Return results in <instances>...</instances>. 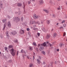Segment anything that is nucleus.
<instances>
[{"instance_id":"obj_17","label":"nucleus","mask_w":67,"mask_h":67,"mask_svg":"<svg viewBox=\"0 0 67 67\" xmlns=\"http://www.w3.org/2000/svg\"><path fill=\"white\" fill-rule=\"evenodd\" d=\"M9 33V32L7 31L6 32V34L7 36H9V35L8 34V33Z\"/></svg>"},{"instance_id":"obj_51","label":"nucleus","mask_w":67,"mask_h":67,"mask_svg":"<svg viewBox=\"0 0 67 67\" xmlns=\"http://www.w3.org/2000/svg\"><path fill=\"white\" fill-rule=\"evenodd\" d=\"M62 28H63V27H60V29H62Z\"/></svg>"},{"instance_id":"obj_16","label":"nucleus","mask_w":67,"mask_h":67,"mask_svg":"<svg viewBox=\"0 0 67 67\" xmlns=\"http://www.w3.org/2000/svg\"><path fill=\"white\" fill-rule=\"evenodd\" d=\"M32 44L34 46H36L37 45L36 44V43L35 42H34Z\"/></svg>"},{"instance_id":"obj_6","label":"nucleus","mask_w":67,"mask_h":67,"mask_svg":"<svg viewBox=\"0 0 67 67\" xmlns=\"http://www.w3.org/2000/svg\"><path fill=\"white\" fill-rule=\"evenodd\" d=\"M33 17L35 19H38V16H37L36 15H33Z\"/></svg>"},{"instance_id":"obj_55","label":"nucleus","mask_w":67,"mask_h":67,"mask_svg":"<svg viewBox=\"0 0 67 67\" xmlns=\"http://www.w3.org/2000/svg\"><path fill=\"white\" fill-rule=\"evenodd\" d=\"M66 5H67V2H66Z\"/></svg>"},{"instance_id":"obj_52","label":"nucleus","mask_w":67,"mask_h":67,"mask_svg":"<svg viewBox=\"0 0 67 67\" xmlns=\"http://www.w3.org/2000/svg\"><path fill=\"white\" fill-rule=\"evenodd\" d=\"M36 37H37H37H38V36H37L36 35Z\"/></svg>"},{"instance_id":"obj_50","label":"nucleus","mask_w":67,"mask_h":67,"mask_svg":"<svg viewBox=\"0 0 67 67\" xmlns=\"http://www.w3.org/2000/svg\"><path fill=\"white\" fill-rule=\"evenodd\" d=\"M15 43H18V41H16L15 42Z\"/></svg>"},{"instance_id":"obj_10","label":"nucleus","mask_w":67,"mask_h":67,"mask_svg":"<svg viewBox=\"0 0 67 67\" xmlns=\"http://www.w3.org/2000/svg\"><path fill=\"white\" fill-rule=\"evenodd\" d=\"M50 36H51V35L48 34L47 35L46 38H49L50 37Z\"/></svg>"},{"instance_id":"obj_3","label":"nucleus","mask_w":67,"mask_h":67,"mask_svg":"<svg viewBox=\"0 0 67 67\" xmlns=\"http://www.w3.org/2000/svg\"><path fill=\"white\" fill-rule=\"evenodd\" d=\"M31 23L32 24H33L34 23H36V22L35 21H32V20H31L30 21L29 24H31Z\"/></svg>"},{"instance_id":"obj_23","label":"nucleus","mask_w":67,"mask_h":67,"mask_svg":"<svg viewBox=\"0 0 67 67\" xmlns=\"http://www.w3.org/2000/svg\"><path fill=\"white\" fill-rule=\"evenodd\" d=\"M46 22L47 24H49L50 23V21L49 20H47Z\"/></svg>"},{"instance_id":"obj_57","label":"nucleus","mask_w":67,"mask_h":67,"mask_svg":"<svg viewBox=\"0 0 67 67\" xmlns=\"http://www.w3.org/2000/svg\"><path fill=\"white\" fill-rule=\"evenodd\" d=\"M42 49H44V47H42Z\"/></svg>"},{"instance_id":"obj_63","label":"nucleus","mask_w":67,"mask_h":67,"mask_svg":"<svg viewBox=\"0 0 67 67\" xmlns=\"http://www.w3.org/2000/svg\"><path fill=\"white\" fill-rule=\"evenodd\" d=\"M32 28H33L32 27H31V29H32Z\"/></svg>"},{"instance_id":"obj_8","label":"nucleus","mask_w":67,"mask_h":67,"mask_svg":"<svg viewBox=\"0 0 67 67\" xmlns=\"http://www.w3.org/2000/svg\"><path fill=\"white\" fill-rule=\"evenodd\" d=\"M20 32L21 33V34H23V33H24V30H20Z\"/></svg>"},{"instance_id":"obj_31","label":"nucleus","mask_w":67,"mask_h":67,"mask_svg":"<svg viewBox=\"0 0 67 67\" xmlns=\"http://www.w3.org/2000/svg\"><path fill=\"white\" fill-rule=\"evenodd\" d=\"M43 31L44 32H46V30L45 29H44V30H43Z\"/></svg>"},{"instance_id":"obj_56","label":"nucleus","mask_w":67,"mask_h":67,"mask_svg":"<svg viewBox=\"0 0 67 67\" xmlns=\"http://www.w3.org/2000/svg\"><path fill=\"white\" fill-rule=\"evenodd\" d=\"M34 60V56H33Z\"/></svg>"},{"instance_id":"obj_39","label":"nucleus","mask_w":67,"mask_h":67,"mask_svg":"<svg viewBox=\"0 0 67 67\" xmlns=\"http://www.w3.org/2000/svg\"><path fill=\"white\" fill-rule=\"evenodd\" d=\"M65 22V20H63L62 22V23H64Z\"/></svg>"},{"instance_id":"obj_5","label":"nucleus","mask_w":67,"mask_h":67,"mask_svg":"<svg viewBox=\"0 0 67 67\" xmlns=\"http://www.w3.org/2000/svg\"><path fill=\"white\" fill-rule=\"evenodd\" d=\"M11 34L13 35H14L16 34H17V32L16 31H15L13 32H11Z\"/></svg>"},{"instance_id":"obj_37","label":"nucleus","mask_w":67,"mask_h":67,"mask_svg":"<svg viewBox=\"0 0 67 67\" xmlns=\"http://www.w3.org/2000/svg\"><path fill=\"white\" fill-rule=\"evenodd\" d=\"M23 17H22L21 18V21H23Z\"/></svg>"},{"instance_id":"obj_1","label":"nucleus","mask_w":67,"mask_h":67,"mask_svg":"<svg viewBox=\"0 0 67 67\" xmlns=\"http://www.w3.org/2000/svg\"><path fill=\"white\" fill-rule=\"evenodd\" d=\"M10 51L11 52V54L12 56H14L15 55L16 51H15L14 49L13 48H12L10 50Z\"/></svg>"},{"instance_id":"obj_53","label":"nucleus","mask_w":67,"mask_h":67,"mask_svg":"<svg viewBox=\"0 0 67 67\" xmlns=\"http://www.w3.org/2000/svg\"><path fill=\"white\" fill-rule=\"evenodd\" d=\"M46 43L47 44H48V41Z\"/></svg>"},{"instance_id":"obj_61","label":"nucleus","mask_w":67,"mask_h":67,"mask_svg":"<svg viewBox=\"0 0 67 67\" xmlns=\"http://www.w3.org/2000/svg\"><path fill=\"white\" fill-rule=\"evenodd\" d=\"M51 66V65H49V66H48V67H50Z\"/></svg>"},{"instance_id":"obj_59","label":"nucleus","mask_w":67,"mask_h":67,"mask_svg":"<svg viewBox=\"0 0 67 67\" xmlns=\"http://www.w3.org/2000/svg\"><path fill=\"white\" fill-rule=\"evenodd\" d=\"M24 7H25V6H24Z\"/></svg>"},{"instance_id":"obj_26","label":"nucleus","mask_w":67,"mask_h":67,"mask_svg":"<svg viewBox=\"0 0 67 67\" xmlns=\"http://www.w3.org/2000/svg\"><path fill=\"white\" fill-rule=\"evenodd\" d=\"M42 53L43 55H45V51H43Z\"/></svg>"},{"instance_id":"obj_46","label":"nucleus","mask_w":67,"mask_h":67,"mask_svg":"<svg viewBox=\"0 0 67 67\" xmlns=\"http://www.w3.org/2000/svg\"><path fill=\"white\" fill-rule=\"evenodd\" d=\"M49 45H50V46H51V45H52V44H51L49 43H48Z\"/></svg>"},{"instance_id":"obj_25","label":"nucleus","mask_w":67,"mask_h":67,"mask_svg":"<svg viewBox=\"0 0 67 67\" xmlns=\"http://www.w3.org/2000/svg\"><path fill=\"white\" fill-rule=\"evenodd\" d=\"M39 50L41 51H42V47H40V48L39 49Z\"/></svg>"},{"instance_id":"obj_20","label":"nucleus","mask_w":67,"mask_h":67,"mask_svg":"<svg viewBox=\"0 0 67 67\" xmlns=\"http://www.w3.org/2000/svg\"><path fill=\"white\" fill-rule=\"evenodd\" d=\"M39 4L40 5H41L42 4V1H39Z\"/></svg>"},{"instance_id":"obj_43","label":"nucleus","mask_w":67,"mask_h":67,"mask_svg":"<svg viewBox=\"0 0 67 67\" xmlns=\"http://www.w3.org/2000/svg\"><path fill=\"white\" fill-rule=\"evenodd\" d=\"M57 52H58V51H59V49H57Z\"/></svg>"},{"instance_id":"obj_2","label":"nucleus","mask_w":67,"mask_h":67,"mask_svg":"<svg viewBox=\"0 0 67 67\" xmlns=\"http://www.w3.org/2000/svg\"><path fill=\"white\" fill-rule=\"evenodd\" d=\"M20 20V19L19 18H14V21H16V22H18V21H19Z\"/></svg>"},{"instance_id":"obj_60","label":"nucleus","mask_w":67,"mask_h":67,"mask_svg":"<svg viewBox=\"0 0 67 67\" xmlns=\"http://www.w3.org/2000/svg\"><path fill=\"white\" fill-rule=\"evenodd\" d=\"M58 1H60V0H58Z\"/></svg>"},{"instance_id":"obj_9","label":"nucleus","mask_w":67,"mask_h":67,"mask_svg":"<svg viewBox=\"0 0 67 67\" xmlns=\"http://www.w3.org/2000/svg\"><path fill=\"white\" fill-rule=\"evenodd\" d=\"M43 10V11H44L45 12L47 13H48V10L44 9Z\"/></svg>"},{"instance_id":"obj_38","label":"nucleus","mask_w":67,"mask_h":67,"mask_svg":"<svg viewBox=\"0 0 67 67\" xmlns=\"http://www.w3.org/2000/svg\"><path fill=\"white\" fill-rule=\"evenodd\" d=\"M38 57H39V59H41V57H40L39 56H38Z\"/></svg>"},{"instance_id":"obj_44","label":"nucleus","mask_w":67,"mask_h":67,"mask_svg":"<svg viewBox=\"0 0 67 67\" xmlns=\"http://www.w3.org/2000/svg\"><path fill=\"white\" fill-rule=\"evenodd\" d=\"M43 65H45V62H43Z\"/></svg>"},{"instance_id":"obj_36","label":"nucleus","mask_w":67,"mask_h":67,"mask_svg":"<svg viewBox=\"0 0 67 67\" xmlns=\"http://www.w3.org/2000/svg\"><path fill=\"white\" fill-rule=\"evenodd\" d=\"M7 17L8 19H10L11 18V17L9 16H8Z\"/></svg>"},{"instance_id":"obj_27","label":"nucleus","mask_w":67,"mask_h":67,"mask_svg":"<svg viewBox=\"0 0 67 67\" xmlns=\"http://www.w3.org/2000/svg\"><path fill=\"white\" fill-rule=\"evenodd\" d=\"M57 9L58 10H60V7L59 6L58 8H57Z\"/></svg>"},{"instance_id":"obj_41","label":"nucleus","mask_w":67,"mask_h":67,"mask_svg":"<svg viewBox=\"0 0 67 67\" xmlns=\"http://www.w3.org/2000/svg\"><path fill=\"white\" fill-rule=\"evenodd\" d=\"M19 51H18L17 52V55H18V53H19Z\"/></svg>"},{"instance_id":"obj_33","label":"nucleus","mask_w":67,"mask_h":67,"mask_svg":"<svg viewBox=\"0 0 67 67\" xmlns=\"http://www.w3.org/2000/svg\"><path fill=\"white\" fill-rule=\"evenodd\" d=\"M63 25L64 27H66V25L65 24H63Z\"/></svg>"},{"instance_id":"obj_12","label":"nucleus","mask_w":67,"mask_h":67,"mask_svg":"<svg viewBox=\"0 0 67 67\" xmlns=\"http://www.w3.org/2000/svg\"><path fill=\"white\" fill-rule=\"evenodd\" d=\"M6 21H7V19H4L2 20V21L3 23H5L6 22Z\"/></svg>"},{"instance_id":"obj_35","label":"nucleus","mask_w":67,"mask_h":67,"mask_svg":"<svg viewBox=\"0 0 67 67\" xmlns=\"http://www.w3.org/2000/svg\"><path fill=\"white\" fill-rule=\"evenodd\" d=\"M27 58L28 59H29V58H30V56L29 55V56H27Z\"/></svg>"},{"instance_id":"obj_34","label":"nucleus","mask_w":67,"mask_h":67,"mask_svg":"<svg viewBox=\"0 0 67 67\" xmlns=\"http://www.w3.org/2000/svg\"><path fill=\"white\" fill-rule=\"evenodd\" d=\"M27 31H30V29L27 28Z\"/></svg>"},{"instance_id":"obj_62","label":"nucleus","mask_w":67,"mask_h":67,"mask_svg":"<svg viewBox=\"0 0 67 67\" xmlns=\"http://www.w3.org/2000/svg\"><path fill=\"white\" fill-rule=\"evenodd\" d=\"M25 56H26V55L25 54Z\"/></svg>"},{"instance_id":"obj_4","label":"nucleus","mask_w":67,"mask_h":67,"mask_svg":"<svg viewBox=\"0 0 67 67\" xmlns=\"http://www.w3.org/2000/svg\"><path fill=\"white\" fill-rule=\"evenodd\" d=\"M11 23H10V22L9 21L7 23V26L8 27H11Z\"/></svg>"},{"instance_id":"obj_40","label":"nucleus","mask_w":67,"mask_h":67,"mask_svg":"<svg viewBox=\"0 0 67 67\" xmlns=\"http://www.w3.org/2000/svg\"><path fill=\"white\" fill-rule=\"evenodd\" d=\"M66 35V33H64V34L63 36H65Z\"/></svg>"},{"instance_id":"obj_24","label":"nucleus","mask_w":67,"mask_h":67,"mask_svg":"<svg viewBox=\"0 0 67 67\" xmlns=\"http://www.w3.org/2000/svg\"><path fill=\"white\" fill-rule=\"evenodd\" d=\"M37 61L38 63V64H40V60H39L37 59Z\"/></svg>"},{"instance_id":"obj_18","label":"nucleus","mask_w":67,"mask_h":67,"mask_svg":"<svg viewBox=\"0 0 67 67\" xmlns=\"http://www.w3.org/2000/svg\"><path fill=\"white\" fill-rule=\"evenodd\" d=\"M53 37H55L56 36V35H57V34L56 33H54L53 34Z\"/></svg>"},{"instance_id":"obj_32","label":"nucleus","mask_w":67,"mask_h":67,"mask_svg":"<svg viewBox=\"0 0 67 67\" xmlns=\"http://www.w3.org/2000/svg\"><path fill=\"white\" fill-rule=\"evenodd\" d=\"M38 47H39V46H40V47H42V46H41V44H38Z\"/></svg>"},{"instance_id":"obj_14","label":"nucleus","mask_w":67,"mask_h":67,"mask_svg":"<svg viewBox=\"0 0 67 67\" xmlns=\"http://www.w3.org/2000/svg\"><path fill=\"white\" fill-rule=\"evenodd\" d=\"M42 46H44V47H45L46 46V42H44L43 44H42Z\"/></svg>"},{"instance_id":"obj_30","label":"nucleus","mask_w":67,"mask_h":67,"mask_svg":"<svg viewBox=\"0 0 67 67\" xmlns=\"http://www.w3.org/2000/svg\"><path fill=\"white\" fill-rule=\"evenodd\" d=\"M2 5H3V3H1L0 4V6L1 8V7H2Z\"/></svg>"},{"instance_id":"obj_64","label":"nucleus","mask_w":67,"mask_h":67,"mask_svg":"<svg viewBox=\"0 0 67 67\" xmlns=\"http://www.w3.org/2000/svg\"><path fill=\"white\" fill-rule=\"evenodd\" d=\"M66 41L67 42V39L66 40Z\"/></svg>"},{"instance_id":"obj_13","label":"nucleus","mask_w":67,"mask_h":67,"mask_svg":"<svg viewBox=\"0 0 67 67\" xmlns=\"http://www.w3.org/2000/svg\"><path fill=\"white\" fill-rule=\"evenodd\" d=\"M63 45H64V44L62 43H60L59 46H60V47H62V46H63Z\"/></svg>"},{"instance_id":"obj_28","label":"nucleus","mask_w":67,"mask_h":67,"mask_svg":"<svg viewBox=\"0 0 67 67\" xmlns=\"http://www.w3.org/2000/svg\"><path fill=\"white\" fill-rule=\"evenodd\" d=\"M30 50H32L33 49V47H30Z\"/></svg>"},{"instance_id":"obj_49","label":"nucleus","mask_w":67,"mask_h":67,"mask_svg":"<svg viewBox=\"0 0 67 67\" xmlns=\"http://www.w3.org/2000/svg\"><path fill=\"white\" fill-rule=\"evenodd\" d=\"M26 13V12H25V10H24V13Z\"/></svg>"},{"instance_id":"obj_54","label":"nucleus","mask_w":67,"mask_h":67,"mask_svg":"<svg viewBox=\"0 0 67 67\" xmlns=\"http://www.w3.org/2000/svg\"><path fill=\"white\" fill-rule=\"evenodd\" d=\"M53 29L51 31H52V32H53Z\"/></svg>"},{"instance_id":"obj_15","label":"nucleus","mask_w":67,"mask_h":67,"mask_svg":"<svg viewBox=\"0 0 67 67\" xmlns=\"http://www.w3.org/2000/svg\"><path fill=\"white\" fill-rule=\"evenodd\" d=\"M6 25H7V24H4V27L3 29V30H4L5 28V27H6Z\"/></svg>"},{"instance_id":"obj_21","label":"nucleus","mask_w":67,"mask_h":67,"mask_svg":"<svg viewBox=\"0 0 67 67\" xmlns=\"http://www.w3.org/2000/svg\"><path fill=\"white\" fill-rule=\"evenodd\" d=\"M8 48H13V46H12V45H9L8 46Z\"/></svg>"},{"instance_id":"obj_29","label":"nucleus","mask_w":67,"mask_h":67,"mask_svg":"<svg viewBox=\"0 0 67 67\" xmlns=\"http://www.w3.org/2000/svg\"><path fill=\"white\" fill-rule=\"evenodd\" d=\"M37 35H38V36L39 37L40 36V33H38L37 34Z\"/></svg>"},{"instance_id":"obj_47","label":"nucleus","mask_w":67,"mask_h":67,"mask_svg":"<svg viewBox=\"0 0 67 67\" xmlns=\"http://www.w3.org/2000/svg\"><path fill=\"white\" fill-rule=\"evenodd\" d=\"M57 62L56 61H55V64H57Z\"/></svg>"},{"instance_id":"obj_22","label":"nucleus","mask_w":67,"mask_h":67,"mask_svg":"<svg viewBox=\"0 0 67 67\" xmlns=\"http://www.w3.org/2000/svg\"><path fill=\"white\" fill-rule=\"evenodd\" d=\"M29 67H33V64H30L29 66Z\"/></svg>"},{"instance_id":"obj_45","label":"nucleus","mask_w":67,"mask_h":67,"mask_svg":"<svg viewBox=\"0 0 67 67\" xmlns=\"http://www.w3.org/2000/svg\"><path fill=\"white\" fill-rule=\"evenodd\" d=\"M28 4H30V1L28 2Z\"/></svg>"},{"instance_id":"obj_7","label":"nucleus","mask_w":67,"mask_h":67,"mask_svg":"<svg viewBox=\"0 0 67 67\" xmlns=\"http://www.w3.org/2000/svg\"><path fill=\"white\" fill-rule=\"evenodd\" d=\"M4 49L5 51H6V52H7V53L9 52V51H8V48H7V47H5L4 48Z\"/></svg>"},{"instance_id":"obj_42","label":"nucleus","mask_w":67,"mask_h":67,"mask_svg":"<svg viewBox=\"0 0 67 67\" xmlns=\"http://www.w3.org/2000/svg\"><path fill=\"white\" fill-rule=\"evenodd\" d=\"M52 15L53 16V18H54V17H55V15L53 14Z\"/></svg>"},{"instance_id":"obj_58","label":"nucleus","mask_w":67,"mask_h":67,"mask_svg":"<svg viewBox=\"0 0 67 67\" xmlns=\"http://www.w3.org/2000/svg\"><path fill=\"white\" fill-rule=\"evenodd\" d=\"M32 1H34V2L35 1V0H32Z\"/></svg>"},{"instance_id":"obj_19","label":"nucleus","mask_w":67,"mask_h":67,"mask_svg":"<svg viewBox=\"0 0 67 67\" xmlns=\"http://www.w3.org/2000/svg\"><path fill=\"white\" fill-rule=\"evenodd\" d=\"M21 53H24L25 54H26V52H25L23 50H22L21 51Z\"/></svg>"},{"instance_id":"obj_48","label":"nucleus","mask_w":67,"mask_h":67,"mask_svg":"<svg viewBox=\"0 0 67 67\" xmlns=\"http://www.w3.org/2000/svg\"><path fill=\"white\" fill-rule=\"evenodd\" d=\"M58 24H59V23H57V24H56V25H58Z\"/></svg>"},{"instance_id":"obj_11","label":"nucleus","mask_w":67,"mask_h":67,"mask_svg":"<svg viewBox=\"0 0 67 67\" xmlns=\"http://www.w3.org/2000/svg\"><path fill=\"white\" fill-rule=\"evenodd\" d=\"M22 5V4L20 3H18V7H21Z\"/></svg>"}]
</instances>
